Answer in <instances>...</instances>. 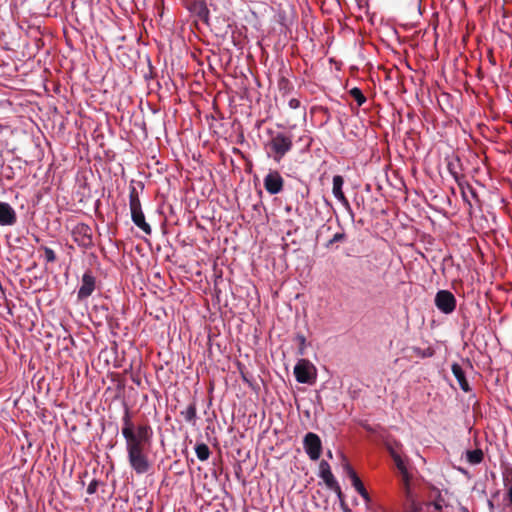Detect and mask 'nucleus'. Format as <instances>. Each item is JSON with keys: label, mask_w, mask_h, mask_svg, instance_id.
<instances>
[{"label": "nucleus", "mask_w": 512, "mask_h": 512, "mask_svg": "<svg viewBox=\"0 0 512 512\" xmlns=\"http://www.w3.org/2000/svg\"><path fill=\"white\" fill-rule=\"evenodd\" d=\"M153 431L140 429L137 438L126 441L127 459L131 469L138 475L148 473L151 468L147 447L151 443Z\"/></svg>", "instance_id": "f257e3e1"}, {"label": "nucleus", "mask_w": 512, "mask_h": 512, "mask_svg": "<svg viewBox=\"0 0 512 512\" xmlns=\"http://www.w3.org/2000/svg\"><path fill=\"white\" fill-rule=\"evenodd\" d=\"M292 146V136L281 132L273 134L267 143V147L273 152L271 156L276 162H280Z\"/></svg>", "instance_id": "f03ea898"}, {"label": "nucleus", "mask_w": 512, "mask_h": 512, "mask_svg": "<svg viewBox=\"0 0 512 512\" xmlns=\"http://www.w3.org/2000/svg\"><path fill=\"white\" fill-rule=\"evenodd\" d=\"M74 242L83 249L93 247L92 229L88 224L78 223L71 231Z\"/></svg>", "instance_id": "7ed1b4c3"}, {"label": "nucleus", "mask_w": 512, "mask_h": 512, "mask_svg": "<svg viewBox=\"0 0 512 512\" xmlns=\"http://www.w3.org/2000/svg\"><path fill=\"white\" fill-rule=\"evenodd\" d=\"M437 309L443 314H451L456 309V298L449 290H439L434 298Z\"/></svg>", "instance_id": "20e7f679"}, {"label": "nucleus", "mask_w": 512, "mask_h": 512, "mask_svg": "<svg viewBox=\"0 0 512 512\" xmlns=\"http://www.w3.org/2000/svg\"><path fill=\"white\" fill-rule=\"evenodd\" d=\"M140 429H147L148 431H153L152 428L147 425H138L137 427L134 426V423L132 422V417L129 409L126 407L124 411V415L122 417V429L121 433L125 441L131 440L134 438H137V435H139Z\"/></svg>", "instance_id": "39448f33"}, {"label": "nucleus", "mask_w": 512, "mask_h": 512, "mask_svg": "<svg viewBox=\"0 0 512 512\" xmlns=\"http://www.w3.org/2000/svg\"><path fill=\"white\" fill-rule=\"evenodd\" d=\"M303 448L311 460H318L322 451L320 437L316 433L308 432L303 439Z\"/></svg>", "instance_id": "423d86ee"}, {"label": "nucleus", "mask_w": 512, "mask_h": 512, "mask_svg": "<svg viewBox=\"0 0 512 512\" xmlns=\"http://www.w3.org/2000/svg\"><path fill=\"white\" fill-rule=\"evenodd\" d=\"M96 289V278L90 270H87L81 279V285L77 292V298L79 301L86 300L89 298Z\"/></svg>", "instance_id": "0eeeda50"}, {"label": "nucleus", "mask_w": 512, "mask_h": 512, "mask_svg": "<svg viewBox=\"0 0 512 512\" xmlns=\"http://www.w3.org/2000/svg\"><path fill=\"white\" fill-rule=\"evenodd\" d=\"M266 191L271 195H276L283 190L284 180L278 171H270L263 180Z\"/></svg>", "instance_id": "6e6552de"}, {"label": "nucleus", "mask_w": 512, "mask_h": 512, "mask_svg": "<svg viewBox=\"0 0 512 512\" xmlns=\"http://www.w3.org/2000/svg\"><path fill=\"white\" fill-rule=\"evenodd\" d=\"M343 184H344L343 177L340 175H335L333 177L332 193H333L334 197L342 204V206L345 208V210L349 213L350 217L352 219H354V212L350 206L348 199L345 197L343 190H342Z\"/></svg>", "instance_id": "1a4fd4ad"}, {"label": "nucleus", "mask_w": 512, "mask_h": 512, "mask_svg": "<svg viewBox=\"0 0 512 512\" xmlns=\"http://www.w3.org/2000/svg\"><path fill=\"white\" fill-rule=\"evenodd\" d=\"M313 368L312 364L306 359H300L296 363L294 367V375L296 381L301 384L311 383L312 374L311 369Z\"/></svg>", "instance_id": "9d476101"}, {"label": "nucleus", "mask_w": 512, "mask_h": 512, "mask_svg": "<svg viewBox=\"0 0 512 512\" xmlns=\"http://www.w3.org/2000/svg\"><path fill=\"white\" fill-rule=\"evenodd\" d=\"M16 222L15 209L9 203L0 201V226H13Z\"/></svg>", "instance_id": "9b49d317"}, {"label": "nucleus", "mask_w": 512, "mask_h": 512, "mask_svg": "<svg viewBox=\"0 0 512 512\" xmlns=\"http://www.w3.org/2000/svg\"><path fill=\"white\" fill-rule=\"evenodd\" d=\"M319 476L328 488H338V482L334 477L329 463L322 460L319 464Z\"/></svg>", "instance_id": "f8f14e48"}, {"label": "nucleus", "mask_w": 512, "mask_h": 512, "mask_svg": "<svg viewBox=\"0 0 512 512\" xmlns=\"http://www.w3.org/2000/svg\"><path fill=\"white\" fill-rule=\"evenodd\" d=\"M451 371L455 376L460 388L464 392H469L471 390V387L466 379L465 372L463 371L462 367L458 363L454 362L451 365Z\"/></svg>", "instance_id": "ddd939ff"}, {"label": "nucleus", "mask_w": 512, "mask_h": 512, "mask_svg": "<svg viewBox=\"0 0 512 512\" xmlns=\"http://www.w3.org/2000/svg\"><path fill=\"white\" fill-rule=\"evenodd\" d=\"M132 222L141 229L146 235H151V226L146 222L145 216L142 210L131 211Z\"/></svg>", "instance_id": "4468645a"}, {"label": "nucleus", "mask_w": 512, "mask_h": 512, "mask_svg": "<svg viewBox=\"0 0 512 512\" xmlns=\"http://www.w3.org/2000/svg\"><path fill=\"white\" fill-rule=\"evenodd\" d=\"M181 416L184 418V420L192 425H195L197 422V409L196 404L191 403L188 405V407L180 412Z\"/></svg>", "instance_id": "2eb2a0df"}, {"label": "nucleus", "mask_w": 512, "mask_h": 512, "mask_svg": "<svg viewBox=\"0 0 512 512\" xmlns=\"http://www.w3.org/2000/svg\"><path fill=\"white\" fill-rule=\"evenodd\" d=\"M351 484L366 503H369L371 501V498L366 488L364 487L362 481L358 476L353 477V481H351Z\"/></svg>", "instance_id": "dca6fc26"}, {"label": "nucleus", "mask_w": 512, "mask_h": 512, "mask_svg": "<svg viewBox=\"0 0 512 512\" xmlns=\"http://www.w3.org/2000/svg\"><path fill=\"white\" fill-rule=\"evenodd\" d=\"M483 451L481 449H474L466 451V460L471 465L480 464L483 461Z\"/></svg>", "instance_id": "f3484780"}, {"label": "nucleus", "mask_w": 512, "mask_h": 512, "mask_svg": "<svg viewBox=\"0 0 512 512\" xmlns=\"http://www.w3.org/2000/svg\"><path fill=\"white\" fill-rule=\"evenodd\" d=\"M129 207H130V212L142 210L141 202H140V199H139V196H138V193H137V190L135 187L130 188Z\"/></svg>", "instance_id": "a211bd4d"}, {"label": "nucleus", "mask_w": 512, "mask_h": 512, "mask_svg": "<svg viewBox=\"0 0 512 512\" xmlns=\"http://www.w3.org/2000/svg\"><path fill=\"white\" fill-rule=\"evenodd\" d=\"M460 190H461V195H462V199L465 203H467L469 206H471V202L470 200L468 199V196H467V192L466 190H468L471 194L472 197H476V192L475 190L464 180L460 181L457 183Z\"/></svg>", "instance_id": "6ab92c4d"}, {"label": "nucleus", "mask_w": 512, "mask_h": 512, "mask_svg": "<svg viewBox=\"0 0 512 512\" xmlns=\"http://www.w3.org/2000/svg\"><path fill=\"white\" fill-rule=\"evenodd\" d=\"M195 453L200 461H205L210 456V449L205 443H198L195 446Z\"/></svg>", "instance_id": "aec40b11"}, {"label": "nucleus", "mask_w": 512, "mask_h": 512, "mask_svg": "<svg viewBox=\"0 0 512 512\" xmlns=\"http://www.w3.org/2000/svg\"><path fill=\"white\" fill-rule=\"evenodd\" d=\"M346 239V233L342 227L340 230L333 234V236L326 242L325 247L331 248L334 244L343 242Z\"/></svg>", "instance_id": "412c9836"}, {"label": "nucleus", "mask_w": 512, "mask_h": 512, "mask_svg": "<svg viewBox=\"0 0 512 512\" xmlns=\"http://www.w3.org/2000/svg\"><path fill=\"white\" fill-rule=\"evenodd\" d=\"M349 94L355 99L358 106H362L366 102V97L360 88L354 87L349 91Z\"/></svg>", "instance_id": "4be33fe9"}, {"label": "nucleus", "mask_w": 512, "mask_h": 512, "mask_svg": "<svg viewBox=\"0 0 512 512\" xmlns=\"http://www.w3.org/2000/svg\"><path fill=\"white\" fill-rule=\"evenodd\" d=\"M393 460L395 462L396 467L402 472H406V464L404 460L396 453H392Z\"/></svg>", "instance_id": "5701e85b"}, {"label": "nucleus", "mask_w": 512, "mask_h": 512, "mask_svg": "<svg viewBox=\"0 0 512 512\" xmlns=\"http://www.w3.org/2000/svg\"><path fill=\"white\" fill-rule=\"evenodd\" d=\"M447 169L457 183L463 180V177L456 171L454 163L449 162Z\"/></svg>", "instance_id": "b1692460"}, {"label": "nucleus", "mask_w": 512, "mask_h": 512, "mask_svg": "<svg viewBox=\"0 0 512 512\" xmlns=\"http://www.w3.org/2000/svg\"><path fill=\"white\" fill-rule=\"evenodd\" d=\"M42 249L44 251L46 262H54L56 260V254L53 249L47 246L42 247Z\"/></svg>", "instance_id": "393cba45"}, {"label": "nucleus", "mask_w": 512, "mask_h": 512, "mask_svg": "<svg viewBox=\"0 0 512 512\" xmlns=\"http://www.w3.org/2000/svg\"><path fill=\"white\" fill-rule=\"evenodd\" d=\"M295 340L299 343V350L298 353L300 355H304V351L306 348V338L302 334H297L295 337Z\"/></svg>", "instance_id": "a878e982"}, {"label": "nucleus", "mask_w": 512, "mask_h": 512, "mask_svg": "<svg viewBox=\"0 0 512 512\" xmlns=\"http://www.w3.org/2000/svg\"><path fill=\"white\" fill-rule=\"evenodd\" d=\"M100 484H102V482H101V481H99V480H97V479H93V480L89 483V485H88V487H87V493H88L89 495H93V494H95V493L97 492V489H98V487H99V485H100Z\"/></svg>", "instance_id": "bb28decb"}, {"label": "nucleus", "mask_w": 512, "mask_h": 512, "mask_svg": "<svg viewBox=\"0 0 512 512\" xmlns=\"http://www.w3.org/2000/svg\"><path fill=\"white\" fill-rule=\"evenodd\" d=\"M344 470L351 481H353V477L358 476L354 469L348 463L344 465Z\"/></svg>", "instance_id": "cd10ccee"}, {"label": "nucleus", "mask_w": 512, "mask_h": 512, "mask_svg": "<svg viewBox=\"0 0 512 512\" xmlns=\"http://www.w3.org/2000/svg\"><path fill=\"white\" fill-rule=\"evenodd\" d=\"M288 106L291 108V109H297L300 107V101L296 98H291L288 102Z\"/></svg>", "instance_id": "c85d7f7f"}, {"label": "nucleus", "mask_w": 512, "mask_h": 512, "mask_svg": "<svg viewBox=\"0 0 512 512\" xmlns=\"http://www.w3.org/2000/svg\"><path fill=\"white\" fill-rule=\"evenodd\" d=\"M330 489L333 490L337 494L339 502L341 503V499H344V495L341 491L340 485L338 484V488H330Z\"/></svg>", "instance_id": "c756f323"}, {"label": "nucleus", "mask_w": 512, "mask_h": 512, "mask_svg": "<svg viewBox=\"0 0 512 512\" xmlns=\"http://www.w3.org/2000/svg\"><path fill=\"white\" fill-rule=\"evenodd\" d=\"M340 507L343 512H351V509L348 507L344 499H341Z\"/></svg>", "instance_id": "7c9ffc66"}, {"label": "nucleus", "mask_w": 512, "mask_h": 512, "mask_svg": "<svg viewBox=\"0 0 512 512\" xmlns=\"http://www.w3.org/2000/svg\"><path fill=\"white\" fill-rule=\"evenodd\" d=\"M331 227L330 226H322V228L320 229L319 233L322 234L324 231H330Z\"/></svg>", "instance_id": "2f4dec72"}, {"label": "nucleus", "mask_w": 512, "mask_h": 512, "mask_svg": "<svg viewBox=\"0 0 512 512\" xmlns=\"http://www.w3.org/2000/svg\"><path fill=\"white\" fill-rule=\"evenodd\" d=\"M242 378H243V380H244L245 382H249V381H248V379H247V376H245V374H244V373H242Z\"/></svg>", "instance_id": "473e14b6"}, {"label": "nucleus", "mask_w": 512, "mask_h": 512, "mask_svg": "<svg viewBox=\"0 0 512 512\" xmlns=\"http://www.w3.org/2000/svg\"><path fill=\"white\" fill-rule=\"evenodd\" d=\"M462 511H463V512H469V511H468V509H467V508H465V507H463V508H462Z\"/></svg>", "instance_id": "72a5a7b5"}, {"label": "nucleus", "mask_w": 512, "mask_h": 512, "mask_svg": "<svg viewBox=\"0 0 512 512\" xmlns=\"http://www.w3.org/2000/svg\"><path fill=\"white\" fill-rule=\"evenodd\" d=\"M328 457H330V458L332 457L331 451H328Z\"/></svg>", "instance_id": "f704fd0d"}]
</instances>
